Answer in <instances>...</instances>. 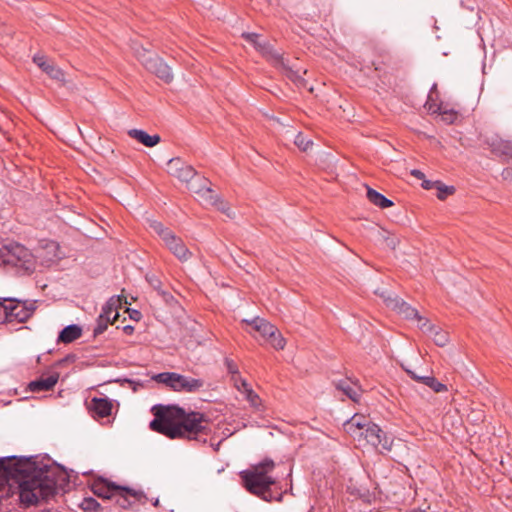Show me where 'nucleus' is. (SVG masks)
<instances>
[{"instance_id":"11","label":"nucleus","mask_w":512,"mask_h":512,"mask_svg":"<svg viewBox=\"0 0 512 512\" xmlns=\"http://www.w3.org/2000/svg\"><path fill=\"white\" fill-rule=\"evenodd\" d=\"M18 457H3L0 458V492L10 491L12 484L10 481L16 483V460ZM8 495V493H6Z\"/></svg>"},{"instance_id":"8","label":"nucleus","mask_w":512,"mask_h":512,"mask_svg":"<svg viewBox=\"0 0 512 512\" xmlns=\"http://www.w3.org/2000/svg\"><path fill=\"white\" fill-rule=\"evenodd\" d=\"M92 492L103 499H113L117 494V491H124L129 493L135 501L146 503L148 500L147 496L142 491H137L132 488L117 485L116 483L109 481L103 477H98L91 484Z\"/></svg>"},{"instance_id":"33","label":"nucleus","mask_w":512,"mask_h":512,"mask_svg":"<svg viewBox=\"0 0 512 512\" xmlns=\"http://www.w3.org/2000/svg\"><path fill=\"white\" fill-rule=\"evenodd\" d=\"M129 497H132L129 493L124 491H117V494L113 499H115V502L119 507L123 509H129L132 505Z\"/></svg>"},{"instance_id":"4","label":"nucleus","mask_w":512,"mask_h":512,"mask_svg":"<svg viewBox=\"0 0 512 512\" xmlns=\"http://www.w3.org/2000/svg\"><path fill=\"white\" fill-rule=\"evenodd\" d=\"M136 58L145 67L147 71L156 75L165 83H170L173 80V73L171 68L154 52L147 48L135 44L133 47Z\"/></svg>"},{"instance_id":"40","label":"nucleus","mask_w":512,"mask_h":512,"mask_svg":"<svg viewBox=\"0 0 512 512\" xmlns=\"http://www.w3.org/2000/svg\"><path fill=\"white\" fill-rule=\"evenodd\" d=\"M146 280L151 285V287H153V289H155L158 292V294L160 293V291H162V282L157 276L146 275Z\"/></svg>"},{"instance_id":"15","label":"nucleus","mask_w":512,"mask_h":512,"mask_svg":"<svg viewBox=\"0 0 512 512\" xmlns=\"http://www.w3.org/2000/svg\"><path fill=\"white\" fill-rule=\"evenodd\" d=\"M386 306L402 315L405 319L411 320L419 317L417 309L411 307L401 298H388Z\"/></svg>"},{"instance_id":"32","label":"nucleus","mask_w":512,"mask_h":512,"mask_svg":"<svg viewBox=\"0 0 512 512\" xmlns=\"http://www.w3.org/2000/svg\"><path fill=\"white\" fill-rule=\"evenodd\" d=\"M438 112L441 115L442 121L446 124H453L458 118V112L453 109H446L444 107L439 106Z\"/></svg>"},{"instance_id":"47","label":"nucleus","mask_w":512,"mask_h":512,"mask_svg":"<svg viewBox=\"0 0 512 512\" xmlns=\"http://www.w3.org/2000/svg\"><path fill=\"white\" fill-rule=\"evenodd\" d=\"M218 210L222 211L223 213H227L229 210L227 202H225L223 199H219L218 205H214Z\"/></svg>"},{"instance_id":"16","label":"nucleus","mask_w":512,"mask_h":512,"mask_svg":"<svg viewBox=\"0 0 512 512\" xmlns=\"http://www.w3.org/2000/svg\"><path fill=\"white\" fill-rule=\"evenodd\" d=\"M112 402L108 398L94 397L89 404V410L94 418H105L111 415Z\"/></svg>"},{"instance_id":"26","label":"nucleus","mask_w":512,"mask_h":512,"mask_svg":"<svg viewBox=\"0 0 512 512\" xmlns=\"http://www.w3.org/2000/svg\"><path fill=\"white\" fill-rule=\"evenodd\" d=\"M119 317V313H114V316L112 318H107L104 316H98L96 320V326L93 330V335L96 337L98 335H101L104 333L108 327V324H113Z\"/></svg>"},{"instance_id":"1","label":"nucleus","mask_w":512,"mask_h":512,"mask_svg":"<svg viewBox=\"0 0 512 512\" xmlns=\"http://www.w3.org/2000/svg\"><path fill=\"white\" fill-rule=\"evenodd\" d=\"M16 467L20 501L27 507L37 504L39 498L48 501L69 484V474L57 463L40 464L34 457H18Z\"/></svg>"},{"instance_id":"45","label":"nucleus","mask_w":512,"mask_h":512,"mask_svg":"<svg viewBox=\"0 0 512 512\" xmlns=\"http://www.w3.org/2000/svg\"><path fill=\"white\" fill-rule=\"evenodd\" d=\"M127 312L129 313V317L134 321H140L142 318V313L139 310L127 308Z\"/></svg>"},{"instance_id":"18","label":"nucleus","mask_w":512,"mask_h":512,"mask_svg":"<svg viewBox=\"0 0 512 512\" xmlns=\"http://www.w3.org/2000/svg\"><path fill=\"white\" fill-rule=\"evenodd\" d=\"M128 135L146 147H154L161 141V138L158 134L149 135L144 130L139 129L129 130Z\"/></svg>"},{"instance_id":"20","label":"nucleus","mask_w":512,"mask_h":512,"mask_svg":"<svg viewBox=\"0 0 512 512\" xmlns=\"http://www.w3.org/2000/svg\"><path fill=\"white\" fill-rule=\"evenodd\" d=\"M82 335V329L80 326L76 324H71L63 328L57 338L58 343H71Z\"/></svg>"},{"instance_id":"14","label":"nucleus","mask_w":512,"mask_h":512,"mask_svg":"<svg viewBox=\"0 0 512 512\" xmlns=\"http://www.w3.org/2000/svg\"><path fill=\"white\" fill-rule=\"evenodd\" d=\"M33 62L50 78L61 82L65 81L64 71L58 66H56L52 61L48 60L45 55H34Z\"/></svg>"},{"instance_id":"29","label":"nucleus","mask_w":512,"mask_h":512,"mask_svg":"<svg viewBox=\"0 0 512 512\" xmlns=\"http://www.w3.org/2000/svg\"><path fill=\"white\" fill-rule=\"evenodd\" d=\"M197 193L201 194V197L210 205H218L220 199L219 195L216 194L211 188L203 186L201 189L196 190Z\"/></svg>"},{"instance_id":"23","label":"nucleus","mask_w":512,"mask_h":512,"mask_svg":"<svg viewBox=\"0 0 512 512\" xmlns=\"http://www.w3.org/2000/svg\"><path fill=\"white\" fill-rule=\"evenodd\" d=\"M280 71L297 86L305 85V79L302 77V73L305 74L306 70L301 72L300 69H294V67L286 63L284 67L280 69Z\"/></svg>"},{"instance_id":"22","label":"nucleus","mask_w":512,"mask_h":512,"mask_svg":"<svg viewBox=\"0 0 512 512\" xmlns=\"http://www.w3.org/2000/svg\"><path fill=\"white\" fill-rule=\"evenodd\" d=\"M371 423L364 415L355 414L344 423V426L348 432L354 433V428L365 430Z\"/></svg>"},{"instance_id":"25","label":"nucleus","mask_w":512,"mask_h":512,"mask_svg":"<svg viewBox=\"0 0 512 512\" xmlns=\"http://www.w3.org/2000/svg\"><path fill=\"white\" fill-rule=\"evenodd\" d=\"M262 55L278 70L287 63L282 54L275 51L270 44L266 47Z\"/></svg>"},{"instance_id":"41","label":"nucleus","mask_w":512,"mask_h":512,"mask_svg":"<svg viewBox=\"0 0 512 512\" xmlns=\"http://www.w3.org/2000/svg\"><path fill=\"white\" fill-rule=\"evenodd\" d=\"M224 364L226 366L228 373H230L233 376L239 374L238 365L234 362V360L230 358H225Z\"/></svg>"},{"instance_id":"50","label":"nucleus","mask_w":512,"mask_h":512,"mask_svg":"<svg viewBox=\"0 0 512 512\" xmlns=\"http://www.w3.org/2000/svg\"><path fill=\"white\" fill-rule=\"evenodd\" d=\"M373 65L375 66V70H376V71H379V72H380V71H382V70H383V69H382V67H381V65H380V63H373Z\"/></svg>"},{"instance_id":"38","label":"nucleus","mask_w":512,"mask_h":512,"mask_svg":"<svg viewBox=\"0 0 512 512\" xmlns=\"http://www.w3.org/2000/svg\"><path fill=\"white\" fill-rule=\"evenodd\" d=\"M241 384L245 391L247 392V400L251 403L252 406H258L260 403L259 396L252 389L249 388V385L245 380H242Z\"/></svg>"},{"instance_id":"43","label":"nucleus","mask_w":512,"mask_h":512,"mask_svg":"<svg viewBox=\"0 0 512 512\" xmlns=\"http://www.w3.org/2000/svg\"><path fill=\"white\" fill-rule=\"evenodd\" d=\"M385 242H386V245L391 248V249H395L397 247V245L399 244V240L397 237L393 236V235H388L387 237H385Z\"/></svg>"},{"instance_id":"35","label":"nucleus","mask_w":512,"mask_h":512,"mask_svg":"<svg viewBox=\"0 0 512 512\" xmlns=\"http://www.w3.org/2000/svg\"><path fill=\"white\" fill-rule=\"evenodd\" d=\"M80 507L84 512H97L100 508V504L97 500L92 497L84 498Z\"/></svg>"},{"instance_id":"51","label":"nucleus","mask_w":512,"mask_h":512,"mask_svg":"<svg viewBox=\"0 0 512 512\" xmlns=\"http://www.w3.org/2000/svg\"><path fill=\"white\" fill-rule=\"evenodd\" d=\"M407 512H427L426 510H423V509H420V508H417V509H411Z\"/></svg>"},{"instance_id":"36","label":"nucleus","mask_w":512,"mask_h":512,"mask_svg":"<svg viewBox=\"0 0 512 512\" xmlns=\"http://www.w3.org/2000/svg\"><path fill=\"white\" fill-rule=\"evenodd\" d=\"M437 198L444 200L448 195H453L456 191L454 186H447L440 181V185H437Z\"/></svg>"},{"instance_id":"44","label":"nucleus","mask_w":512,"mask_h":512,"mask_svg":"<svg viewBox=\"0 0 512 512\" xmlns=\"http://www.w3.org/2000/svg\"><path fill=\"white\" fill-rule=\"evenodd\" d=\"M437 185H440V181H431V180H426L424 179L421 186L425 189V190H430V189H433L437 187Z\"/></svg>"},{"instance_id":"6","label":"nucleus","mask_w":512,"mask_h":512,"mask_svg":"<svg viewBox=\"0 0 512 512\" xmlns=\"http://www.w3.org/2000/svg\"><path fill=\"white\" fill-rule=\"evenodd\" d=\"M150 228L161 238L167 249L180 261L184 262L191 258L192 253L184 241L175 235L170 228L165 227L159 221H151Z\"/></svg>"},{"instance_id":"27","label":"nucleus","mask_w":512,"mask_h":512,"mask_svg":"<svg viewBox=\"0 0 512 512\" xmlns=\"http://www.w3.org/2000/svg\"><path fill=\"white\" fill-rule=\"evenodd\" d=\"M242 38L245 39L248 43L252 44L254 48L260 52L261 54L264 52L266 47L269 45L268 42H260V35L254 32H244L242 33Z\"/></svg>"},{"instance_id":"9","label":"nucleus","mask_w":512,"mask_h":512,"mask_svg":"<svg viewBox=\"0 0 512 512\" xmlns=\"http://www.w3.org/2000/svg\"><path fill=\"white\" fill-rule=\"evenodd\" d=\"M3 311L6 322H26L33 314L34 307L13 298H0V312Z\"/></svg>"},{"instance_id":"5","label":"nucleus","mask_w":512,"mask_h":512,"mask_svg":"<svg viewBox=\"0 0 512 512\" xmlns=\"http://www.w3.org/2000/svg\"><path fill=\"white\" fill-rule=\"evenodd\" d=\"M6 253L1 256L5 265L17 267L25 274H32L35 270V259L31 251L24 245L12 243L5 247Z\"/></svg>"},{"instance_id":"21","label":"nucleus","mask_w":512,"mask_h":512,"mask_svg":"<svg viewBox=\"0 0 512 512\" xmlns=\"http://www.w3.org/2000/svg\"><path fill=\"white\" fill-rule=\"evenodd\" d=\"M253 328L259 332L264 340H267L269 336H273V333L277 332V327L262 318H255L251 323Z\"/></svg>"},{"instance_id":"53","label":"nucleus","mask_w":512,"mask_h":512,"mask_svg":"<svg viewBox=\"0 0 512 512\" xmlns=\"http://www.w3.org/2000/svg\"><path fill=\"white\" fill-rule=\"evenodd\" d=\"M158 504H159V500H158V499H155V501L153 502V505H154V506H158Z\"/></svg>"},{"instance_id":"3","label":"nucleus","mask_w":512,"mask_h":512,"mask_svg":"<svg viewBox=\"0 0 512 512\" xmlns=\"http://www.w3.org/2000/svg\"><path fill=\"white\" fill-rule=\"evenodd\" d=\"M275 467V463L270 458H265L251 469L242 471L240 477L243 481L245 489L264 501H282V493L275 495L271 489L275 479L268 475Z\"/></svg>"},{"instance_id":"48","label":"nucleus","mask_w":512,"mask_h":512,"mask_svg":"<svg viewBox=\"0 0 512 512\" xmlns=\"http://www.w3.org/2000/svg\"><path fill=\"white\" fill-rule=\"evenodd\" d=\"M411 175H413L417 179H421V180L425 179L424 173L422 171H420V170H417V169L412 170L411 171Z\"/></svg>"},{"instance_id":"46","label":"nucleus","mask_w":512,"mask_h":512,"mask_svg":"<svg viewBox=\"0 0 512 512\" xmlns=\"http://www.w3.org/2000/svg\"><path fill=\"white\" fill-rule=\"evenodd\" d=\"M375 293H376L377 295H379V296L383 299V301H384V303H385V304H386V300H387L388 298H399L397 295H392L390 292H388V291H386V290H383V291H381V292H379V291L377 290V291H375Z\"/></svg>"},{"instance_id":"39","label":"nucleus","mask_w":512,"mask_h":512,"mask_svg":"<svg viewBox=\"0 0 512 512\" xmlns=\"http://www.w3.org/2000/svg\"><path fill=\"white\" fill-rule=\"evenodd\" d=\"M415 320H417L418 322V327L424 332V333H427V334H432L433 333V328L435 327V325L431 324L429 319L425 318V317H422L420 314H419V317H416Z\"/></svg>"},{"instance_id":"12","label":"nucleus","mask_w":512,"mask_h":512,"mask_svg":"<svg viewBox=\"0 0 512 512\" xmlns=\"http://www.w3.org/2000/svg\"><path fill=\"white\" fill-rule=\"evenodd\" d=\"M169 173L182 182L189 183L197 176L196 170L180 158H173L168 163Z\"/></svg>"},{"instance_id":"52","label":"nucleus","mask_w":512,"mask_h":512,"mask_svg":"<svg viewBox=\"0 0 512 512\" xmlns=\"http://www.w3.org/2000/svg\"><path fill=\"white\" fill-rule=\"evenodd\" d=\"M503 173H507L508 175L512 174V169L506 168Z\"/></svg>"},{"instance_id":"24","label":"nucleus","mask_w":512,"mask_h":512,"mask_svg":"<svg viewBox=\"0 0 512 512\" xmlns=\"http://www.w3.org/2000/svg\"><path fill=\"white\" fill-rule=\"evenodd\" d=\"M367 199L372 203L374 204L375 206H378L382 209L384 208H389L391 206H393V202L386 198L384 195H382L381 193L377 192L376 190L368 187L367 188Z\"/></svg>"},{"instance_id":"54","label":"nucleus","mask_w":512,"mask_h":512,"mask_svg":"<svg viewBox=\"0 0 512 512\" xmlns=\"http://www.w3.org/2000/svg\"><path fill=\"white\" fill-rule=\"evenodd\" d=\"M435 89H436V84H433V87H432L431 91H433Z\"/></svg>"},{"instance_id":"31","label":"nucleus","mask_w":512,"mask_h":512,"mask_svg":"<svg viewBox=\"0 0 512 512\" xmlns=\"http://www.w3.org/2000/svg\"><path fill=\"white\" fill-rule=\"evenodd\" d=\"M336 388L340 391H342L347 397H349L351 400L353 401H358L359 397H360V394L355 390L353 389L347 381H339L337 384H336Z\"/></svg>"},{"instance_id":"10","label":"nucleus","mask_w":512,"mask_h":512,"mask_svg":"<svg viewBox=\"0 0 512 512\" xmlns=\"http://www.w3.org/2000/svg\"><path fill=\"white\" fill-rule=\"evenodd\" d=\"M360 436H364L366 443L380 454L384 455L392 449L394 439L375 423L368 425L367 428L360 433Z\"/></svg>"},{"instance_id":"17","label":"nucleus","mask_w":512,"mask_h":512,"mask_svg":"<svg viewBox=\"0 0 512 512\" xmlns=\"http://www.w3.org/2000/svg\"><path fill=\"white\" fill-rule=\"evenodd\" d=\"M59 380V373L54 372L48 377H40L28 384V388L31 392H46L54 388Z\"/></svg>"},{"instance_id":"28","label":"nucleus","mask_w":512,"mask_h":512,"mask_svg":"<svg viewBox=\"0 0 512 512\" xmlns=\"http://www.w3.org/2000/svg\"><path fill=\"white\" fill-rule=\"evenodd\" d=\"M121 305V297L112 296L108 299V301L103 305L100 316H104L107 318H111V314L113 312H118L117 309Z\"/></svg>"},{"instance_id":"2","label":"nucleus","mask_w":512,"mask_h":512,"mask_svg":"<svg viewBox=\"0 0 512 512\" xmlns=\"http://www.w3.org/2000/svg\"><path fill=\"white\" fill-rule=\"evenodd\" d=\"M154 419L149 428L170 439H186L206 443L211 432L210 420L200 412H187L178 405L158 404L152 407Z\"/></svg>"},{"instance_id":"13","label":"nucleus","mask_w":512,"mask_h":512,"mask_svg":"<svg viewBox=\"0 0 512 512\" xmlns=\"http://www.w3.org/2000/svg\"><path fill=\"white\" fill-rule=\"evenodd\" d=\"M486 144L496 157H505L512 160V141L493 136L486 140Z\"/></svg>"},{"instance_id":"37","label":"nucleus","mask_w":512,"mask_h":512,"mask_svg":"<svg viewBox=\"0 0 512 512\" xmlns=\"http://www.w3.org/2000/svg\"><path fill=\"white\" fill-rule=\"evenodd\" d=\"M294 143L302 151H307L313 145V142L306 139L302 133L296 135Z\"/></svg>"},{"instance_id":"34","label":"nucleus","mask_w":512,"mask_h":512,"mask_svg":"<svg viewBox=\"0 0 512 512\" xmlns=\"http://www.w3.org/2000/svg\"><path fill=\"white\" fill-rule=\"evenodd\" d=\"M266 341H268L277 350L284 349L286 345V341L278 329L277 332L273 333V336H269Z\"/></svg>"},{"instance_id":"19","label":"nucleus","mask_w":512,"mask_h":512,"mask_svg":"<svg viewBox=\"0 0 512 512\" xmlns=\"http://www.w3.org/2000/svg\"><path fill=\"white\" fill-rule=\"evenodd\" d=\"M407 374L415 381L425 384L429 388H431L434 392L439 393L443 391H447V386L441 382H439L433 376H418L415 372L411 370H407Z\"/></svg>"},{"instance_id":"7","label":"nucleus","mask_w":512,"mask_h":512,"mask_svg":"<svg viewBox=\"0 0 512 512\" xmlns=\"http://www.w3.org/2000/svg\"><path fill=\"white\" fill-rule=\"evenodd\" d=\"M153 379L176 392L194 393L204 386L202 379L187 377L175 372H162L155 375Z\"/></svg>"},{"instance_id":"42","label":"nucleus","mask_w":512,"mask_h":512,"mask_svg":"<svg viewBox=\"0 0 512 512\" xmlns=\"http://www.w3.org/2000/svg\"><path fill=\"white\" fill-rule=\"evenodd\" d=\"M159 295L163 298L165 303L168 304L169 306H174V305L178 304L177 299L171 293H169L167 291L162 290V291H160Z\"/></svg>"},{"instance_id":"49","label":"nucleus","mask_w":512,"mask_h":512,"mask_svg":"<svg viewBox=\"0 0 512 512\" xmlns=\"http://www.w3.org/2000/svg\"><path fill=\"white\" fill-rule=\"evenodd\" d=\"M123 331L127 335H132L134 332V327L132 325H126L123 327Z\"/></svg>"},{"instance_id":"30","label":"nucleus","mask_w":512,"mask_h":512,"mask_svg":"<svg viewBox=\"0 0 512 512\" xmlns=\"http://www.w3.org/2000/svg\"><path fill=\"white\" fill-rule=\"evenodd\" d=\"M429 335L433 338L434 343L439 347H444L449 341L448 333L436 326L433 328V333Z\"/></svg>"}]
</instances>
